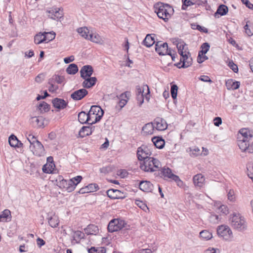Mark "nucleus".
I'll list each match as a JSON object with an SVG mask.
<instances>
[{"instance_id":"nucleus-29","label":"nucleus","mask_w":253,"mask_h":253,"mask_svg":"<svg viewBox=\"0 0 253 253\" xmlns=\"http://www.w3.org/2000/svg\"><path fill=\"white\" fill-rule=\"evenodd\" d=\"M251 140L250 139H238V145L243 152H247L249 143Z\"/></svg>"},{"instance_id":"nucleus-18","label":"nucleus","mask_w":253,"mask_h":253,"mask_svg":"<svg viewBox=\"0 0 253 253\" xmlns=\"http://www.w3.org/2000/svg\"><path fill=\"white\" fill-rule=\"evenodd\" d=\"M240 135H238V139L251 140L253 137V131L248 128H243L239 130Z\"/></svg>"},{"instance_id":"nucleus-15","label":"nucleus","mask_w":253,"mask_h":253,"mask_svg":"<svg viewBox=\"0 0 253 253\" xmlns=\"http://www.w3.org/2000/svg\"><path fill=\"white\" fill-rule=\"evenodd\" d=\"M44 118L41 116L32 117L31 118V123L35 127H43L45 126ZM47 124H45L46 125Z\"/></svg>"},{"instance_id":"nucleus-35","label":"nucleus","mask_w":253,"mask_h":253,"mask_svg":"<svg viewBox=\"0 0 253 253\" xmlns=\"http://www.w3.org/2000/svg\"><path fill=\"white\" fill-rule=\"evenodd\" d=\"M48 223L53 228L56 227L59 224V220L57 216L53 215L48 218Z\"/></svg>"},{"instance_id":"nucleus-45","label":"nucleus","mask_w":253,"mask_h":253,"mask_svg":"<svg viewBox=\"0 0 253 253\" xmlns=\"http://www.w3.org/2000/svg\"><path fill=\"white\" fill-rule=\"evenodd\" d=\"M73 181L74 180L71 179L68 180V183L66 187V190L68 192L73 191L76 188V184H75V182Z\"/></svg>"},{"instance_id":"nucleus-12","label":"nucleus","mask_w":253,"mask_h":253,"mask_svg":"<svg viewBox=\"0 0 253 253\" xmlns=\"http://www.w3.org/2000/svg\"><path fill=\"white\" fill-rule=\"evenodd\" d=\"M48 16L50 18L58 21L63 16L62 10L60 8H51L47 11Z\"/></svg>"},{"instance_id":"nucleus-33","label":"nucleus","mask_w":253,"mask_h":253,"mask_svg":"<svg viewBox=\"0 0 253 253\" xmlns=\"http://www.w3.org/2000/svg\"><path fill=\"white\" fill-rule=\"evenodd\" d=\"M54 79H53V78H50L48 80V91L52 93L56 92L59 88L58 86L57 85L54 84Z\"/></svg>"},{"instance_id":"nucleus-52","label":"nucleus","mask_w":253,"mask_h":253,"mask_svg":"<svg viewBox=\"0 0 253 253\" xmlns=\"http://www.w3.org/2000/svg\"><path fill=\"white\" fill-rule=\"evenodd\" d=\"M89 253H105L106 249L104 247L101 248L100 250H98L95 247H91L88 250Z\"/></svg>"},{"instance_id":"nucleus-36","label":"nucleus","mask_w":253,"mask_h":253,"mask_svg":"<svg viewBox=\"0 0 253 253\" xmlns=\"http://www.w3.org/2000/svg\"><path fill=\"white\" fill-rule=\"evenodd\" d=\"M66 71L68 74L75 75L78 71V67L75 64H71L69 65Z\"/></svg>"},{"instance_id":"nucleus-62","label":"nucleus","mask_w":253,"mask_h":253,"mask_svg":"<svg viewBox=\"0 0 253 253\" xmlns=\"http://www.w3.org/2000/svg\"><path fill=\"white\" fill-rule=\"evenodd\" d=\"M214 125L216 126H219L222 123V119L220 117H217L213 119Z\"/></svg>"},{"instance_id":"nucleus-40","label":"nucleus","mask_w":253,"mask_h":253,"mask_svg":"<svg viewBox=\"0 0 253 253\" xmlns=\"http://www.w3.org/2000/svg\"><path fill=\"white\" fill-rule=\"evenodd\" d=\"M143 90L142 91L140 87L137 88L138 93L137 94L136 100L139 106L141 105L144 102V96L143 94Z\"/></svg>"},{"instance_id":"nucleus-23","label":"nucleus","mask_w":253,"mask_h":253,"mask_svg":"<svg viewBox=\"0 0 253 253\" xmlns=\"http://www.w3.org/2000/svg\"><path fill=\"white\" fill-rule=\"evenodd\" d=\"M98 185L94 183L89 184L87 186L81 188L79 191L80 194H84L96 191Z\"/></svg>"},{"instance_id":"nucleus-59","label":"nucleus","mask_w":253,"mask_h":253,"mask_svg":"<svg viewBox=\"0 0 253 253\" xmlns=\"http://www.w3.org/2000/svg\"><path fill=\"white\" fill-rule=\"evenodd\" d=\"M229 67L233 70L235 73H237L238 71V66L233 63V61H230L228 64Z\"/></svg>"},{"instance_id":"nucleus-37","label":"nucleus","mask_w":253,"mask_h":253,"mask_svg":"<svg viewBox=\"0 0 253 253\" xmlns=\"http://www.w3.org/2000/svg\"><path fill=\"white\" fill-rule=\"evenodd\" d=\"M88 40L95 43H100L102 41L101 37L97 33L89 34Z\"/></svg>"},{"instance_id":"nucleus-24","label":"nucleus","mask_w":253,"mask_h":253,"mask_svg":"<svg viewBox=\"0 0 253 253\" xmlns=\"http://www.w3.org/2000/svg\"><path fill=\"white\" fill-rule=\"evenodd\" d=\"M155 34H147L142 42V44L146 47H150L152 46L155 43V41L154 37Z\"/></svg>"},{"instance_id":"nucleus-28","label":"nucleus","mask_w":253,"mask_h":253,"mask_svg":"<svg viewBox=\"0 0 253 253\" xmlns=\"http://www.w3.org/2000/svg\"><path fill=\"white\" fill-rule=\"evenodd\" d=\"M154 126L153 122L145 124L142 127V132L145 135H151L154 133Z\"/></svg>"},{"instance_id":"nucleus-8","label":"nucleus","mask_w":253,"mask_h":253,"mask_svg":"<svg viewBox=\"0 0 253 253\" xmlns=\"http://www.w3.org/2000/svg\"><path fill=\"white\" fill-rule=\"evenodd\" d=\"M193 59L189 52L185 53V56L181 57L180 61L174 64L178 68H186L190 67L192 64Z\"/></svg>"},{"instance_id":"nucleus-61","label":"nucleus","mask_w":253,"mask_h":253,"mask_svg":"<svg viewBox=\"0 0 253 253\" xmlns=\"http://www.w3.org/2000/svg\"><path fill=\"white\" fill-rule=\"evenodd\" d=\"M199 80L204 82H209V83H211L212 81L211 80L210 77L206 75H202L199 78Z\"/></svg>"},{"instance_id":"nucleus-50","label":"nucleus","mask_w":253,"mask_h":253,"mask_svg":"<svg viewBox=\"0 0 253 253\" xmlns=\"http://www.w3.org/2000/svg\"><path fill=\"white\" fill-rule=\"evenodd\" d=\"M177 90H178V86L176 84H172L171 86V97L173 99H176L177 97Z\"/></svg>"},{"instance_id":"nucleus-7","label":"nucleus","mask_w":253,"mask_h":253,"mask_svg":"<svg viewBox=\"0 0 253 253\" xmlns=\"http://www.w3.org/2000/svg\"><path fill=\"white\" fill-rule=\"evenodd\" d=\"M152 155V152L148 147L142 145L138 148L137 150V156L138 159L140 161H145L147 159H149Z\"/></svg>"},{"instance_id":"nucleus-56","label":"nucleus","mask_w":253,"mask_h":253,"mask_svg":"<svg viewBox=\"0 0 253 253\" xmlns=\"http://www.w3.org/2000/svg\"><path fill=\"white\" fill-rule=\"evenodd\" d=\"M228 199L231 202H234L235 200V193L233 190L230 189L227 194Z\"/></svg>"},{"instance_id":"nucleus-6","label":"nucleus","mask_w":253,"mask_h":253,"mask_svg":"<svg viewBox=\"0 0 253 253\" xmlns=\"http://www.w3.org/2000/svg\"><path fill=\"white\" fill-rule=\"evenodd\" d=\"M218 235L223 239L230 241L233 238L232 232L230 227L227 225H221L217 229Z\"/></svg>"},{"instance_id":"nucleus-49","label":"nucleus","mask_w":253,"mask_h":253,"mask_svg":"<svg viewBox=\"0 0 253 253\" xmlns=\"http://www.w3.org/2000/svg\"><path fill=\"white\" fill-rule=\"evenodd\" d=\"M114 167L112 166L109 165L106 167H104L100 169L99 170L101 173L104 174L108 173L113 170Z\"/></svg>"},{"instance_id":"nucleus-55","label":"nucleus","mask_w":253,"mask_h":253,"mask_svg":"<svg viewBox=\"0 0 253 253\" xmlns=\"http://www.w3.org/2000/svg\"><path fill=\"white\" fill-rule=\"evenodd\" d=\"M84 233L80 231H76L74 232L73 238L75 240L77 238L79 240L84 238Z\"/></svg>"},{"instance_id":"nucleus-46","label":"nucleus","mask_w":253,"mask_h":253,"mask_svg":"<svg viewBox=\"0 0 253 253\" xmlns=\"http://www.w3.org/2000/svg\"><path fill=\"white\" fill-rule=\"evenodd\" d=\"M44 37H45V42H48L54 39L55 37V33L53 32H44Z\"/></svg>"},{"instance_id":"nucleus-4","label":"nucleus","mask_w":253,"mask_h":253,"mask_svg":"<svg viewBox=\"0 0 253 253\" xmlns=\"http://www.w3.org/2000/svg\"><path fill=\"white\" fill-rule=\"evenodd\" d=\"M126 224L123 220L120 219H113L111 220L108 225V230L109 232H114L119 230L123 232L124 228L126 227Z\"/></svg>"},{"instance_id":"nucleus-31","label":"nucleus","mask_w":253,"mask_h":253,"mask_svg":"<svg viewBox=\"0 0 253 253\" xmlns=\"http://www.w3.org/2000/svg\"><path fill=\"white\" fill-rule=\"evenodd\" d=\"M92 128L90 126H83L79 132V135L80 137H84L85 136H87L91 134L92 133Z\"/></svg>"},{"instance_id":"nucleus-41","label":"nucleus","mask_w":253,"mask_h":253,"mask_svg":"<svg viewBox=\"0 0 253 253\" xmlns=\"http://www.w3.org/2000/svg\"><path fill=\"white\" fill-rule=\"evenodd\" d=\"M189 151L191 153H190V155L192 157H196L199 156V155H202V153H201L200 149L197 147H194L193 148H189Z\"/></svg>"},{"instance_id":"nucleus-11","label":"nucleus","mask_w":253,"mask_h":253,"mask_svg":"<svg viewBox=\"0 0 253 253\" xmlns=\"http://www.w3.org/2000/svg\"><path fill=\"white\" fill-rule=\"evenodd\" d=\"M130 95V92L129 91H126L121 94L118 97L119 99V101L116 105V109L118 110L122 109L126 105Z\"/></svg>"},{"instance_id":"nucleus-22","label":"nucleus","mask_w":253,"mask_h":253,"mask_svg":"<svg viewBox=\"0 0 253 253\" xmlns=\"http://www.w3.org/2000/svg\"><path fill=\"white\" fill-rule=\"evenodd\" d=\"M84 81L82 83V85L84 88H89L94 86L97 82V78L95 77L85 78Z\"/></svg>"},{"instance_id":"nucleus-57","label":"nucleus","mask_w":253,"mask_h":253,"mask_svg":"<svg viewBox=\"0 0 253 253\" xmlns=\"http://www.w3.org/2000/svg\"><path fill=\"white\" fill-rule=\"evenodd\" d=\"M208 57L205 55H202V53H199L197 57V62L199 63H203L205 60H207Z\"/></svg>"},{"instance_id":"nucleus-26","label":"nucleus","mask_w":253,"mask_h":253,"mask_svg":"<svg viewBox=\"0 0 253 253\" xmlns=\"http://www.w3.org/2000/svg\"><path fill=\"white\" fill-rule=\"evenodd\" d=\"M228 11V7L224 4L219 5L216 11L214 13V16L215 17H219L217 15L224 16L226 15Z\"/></svg>"},{"instance_id":"nucleus-64","label":"nucleus","mask_w":253,"mask_h":253,"mask_svg":"<svg viewBox=\"0 0 253 253\" xmlns=\"http://www.w3.org/2000/svg\"><path fill=\"white\" fill-rule=\"evenodd\" d=\"M204 253H220V251L218 249L211 248L207 250Z\"/></svg>"},{"instance_id":"nucleus-44","label":"nucleus","mask_w":253,"mask_h":253,"mask_svg":"<svg viewBox=\"0 0 253 253\" xmlns=\"http://www.w3.org/2000/svg\"><path fill=\"white\" fill-rule=\"evenodd\" d=\"M200 236L201 238L207 240L211 239L212 237L211 233L206 230L200 232Z\"/></svg>"},{"instance_id":"nucleus-43","label":"nucleus","mask_w":253,"mask_h":253,"mask_svg":"<svg viewBox=\"0 0 253 253\" xmlns=\"http://www.w3.org/2000/svg\"><path fill=\"white\" fill-rule=\"evenodd\" d=\"M191 28L193 30H198L201 32H203L204 33H208V30L207 28L201 26L200 25L197 24L196 23H192L191 24Z\"/></svg>"},{"instance_id":"nucleus-34","label":"nucleus","mask_w":253,"mask_h":253,"mask_svg":"<svg viewBox=\"0 0 253 253\" xmlns=\"http://www.w3.org/2000/svg\"><path fill=\"white\" fill-rule=\"evenodd\" d=\"M77 32L82 37L85 39H88V34L89 33V31L87 27H80L77 29Z\"/></svg>"},{"instance_id":"nucleus-20","label":"nucleus","mask_w":253,"mask_h":253,"mask_svg":"<svg viewBox=\"0 0 253 253\" xmlns=\"http://www.w3.org/2000/svg\"><path fill=\"white\" fill-rule=\"evenodd\" d=\"M52 102L53 106L58 109H64L67 106V102L61 98H54Z\"/></svg>"},{"instance_id":"nucleus-53","label":"nucleus","mask_w":253,"mask_h":253,"mask_svg":"<svg viewBox=\"0 0 253 253\" xmlns=\"http://www.w3.org/2000/svg\"><path fill=\"white\" fill-rule=\"evenodd\" d=\"M183 4L182 5V9L185 10L187 8V7L193 5L195 4H196L195 2H193L190 0H183L182 1Z\"/></svg>"},{"instance_id":"nucleus-51","label":"nucleus","mask_w":253,"mask_h":253,"mask_svg":"<svg viewBox=\"0 0 253 253\" xmlns=\"http://www.w3.org/2000/svg\"><path fill=\"white\" fill-rule=\"evenodd\" d=\"M210 221L213 224H217L219 221V216L213 213H211L209 216Z\"/></svg>"},{"instance_id":"nucleus-1","label":"nucleus","mask_w":253,"mask_h":253,"mask_svg":"<svg viewBox=\"0 0 253 253\" xmlns=\"http://www.w3.org/2000/svg\"><path fill=\"white\" fill-rule=\"evenodd\" d=\"M155 12L158 17L167 22L174 12L173 8L169 4L159 2L154 5Z\"/></svg>"},{"instance_id":"nucleus-3","label":"nucleus","mask_w":253,"mask_h":253,"mask_svg":"<svg viewBox=\"0 0 253 253\" xmlns=\"http://www.w3.org/2000/svg\"><path fill=\"white\" fill-rule=\"evenodd\" d=\"M140 169L146 172L156 171L161 166L160 162L157 159L151 157L140 163Z\"/></svg>"},{"instance_id":"nucleus-32","label":"nucleus","mask_w":253,"mask_h":253,"mask_svg":"<svg viewBox=\"0 0 253 253\" xmlns=\"http://www.w3.org/2000/svg\"><path fill=\"white\" fill-rule=\"evenodd\" d=\"M152 141L156 147L162 149L165 145V141L160 137L155 136L152 139Z\"/></svg>"},{"instance_id":"nucleus-42","label":"nucleus","mask_w":253,"mask_h":253,"mask_svg":"<svg viewBox=\"0 0 253 253\" xmlns=\"http://www.w3.org/2000/svg\"><path fill=\"white\" fill-rule=\"evenodd\" d=\"M8 141L9 145L13 147H16L18 144V139L17 137L13 134L9 136Z\"/></svg>"},{"instance_id":"nucleus-13","label":"nucleus","mask_w":253,"mask_h":253,"mask_svg":"<svg viewBox=\"0 0 253 253\" xmlns=\"http://www.w3.org/2000/svg\"><path fill=\"white\" fill-rule=\"evenodd\" d=\"M91 112H80L78 114V120L81 124L87 123L92 124L95 122L91 121L90 118V113Z\"/></svg>"},{"instance_id":"nucleus-19","label":"nucleus","mask_w":253,"mask_h":253,"mask_svg":"<svg viewBox=\"0 0 253 253\" xmlns=\"http://www.w3.org/2000/svg\"><path fill=\"white\" fill-rule=\"evenodd\" d=\"M139 189L143 192H152L153 185L149 181H142L139 183Z\"/></svg>"},{"instance_id":"nucleus-38","label":"nucleus","mask_w":253,"mask_h":253,"mask_svg":"<svg viewBox=\"0 0 253 253\" xmlns=\"http://www.w3.org/2000/svg\"><path fill=\"white\" fill-rule=\"evenodd\" d=\"M173 43L176 45L178 50H186L185 46L186 45V44L181 39H175V41H173Z\"/></svg>"},{"instance_id":"nucleus-2","label":"nucleus","mask_w":253,"mask_h":253,"mask_svg":"<svg viewBox=\"0 0 253 253\" xmlns=\"http://www.w3.org/2000/svg\"><path fill=\"white\" fill-rule=\"evenodd\" d=\"M231 226L240 231L247 228V223L245 218L238 212H234L230 215L229 218Z\"/></svg>"},{"instance_id":"nucleus-10","label":"nucleus","mask_w":253,"mask_h":253,"mask_svg":"<svg viewBox=\"0 0 253 253\" xmlns=\"http://www.w3.org/2000/svg\"><path fill=\"white\" fill-rule=\"evenodd\" d=\"M170 49V48H168V45L167 42L158 41L155 43V50L160 55H167Z\"/></svg>"},{"instance_id":"nucleus-48","label":"nucleus","mask_w":253,"mask_h":253,"mask_svg":"<svg viewBox=\"0 0 253 253\" xmlns=\"http://www.w3.org/2000/svg\"><path fill=\"white\" fill-rule=\"evenodd\" d=\"M210 47V44L207 42H205L202 44L201 46L202 50L199 51V53H202V55H205L209 51Z\"/></svg>"},{"instance_id":"nucleus-58","label":"nucleus","mask_w":253,"mask_h":253,"mask_svg":"<svg viewBox=\"0 0 253 253\" xmlns=\"http://www.w3.org/2000/svg\"><path fill=\"white\" fill-rule=\"evenodd\" d=\"M50 166V165H47V164H45L44 165H43V166L42 167V171L44 173H51L52 172V166H51V168H49V166Z\"/></svg>"},{"instance_id":"nucleus-16","label":"nucleus","mask_w":253,"mask_h":253,"mask_svg":"<svg viewBox=\"0 0 253 253\" xmlns=\"http://www.w3.org/2000/svg\"><path fill=\"white\" fill-rule=\"evenodd\" d=\"M93 69L91 65L84 66L80 70L81 77L83 79L90 77L92 75Z\"/></svg>"},{"instance_id":"nucleus-5","label":"nucleus","mask_w":253,"mask_h":253,"mask_svg":"<svg viewBox=\"0 0 253 253\" xmlns=\"http://www.w3.org/2000/svg\"><path fill=\"white\" fill-rule=\"evenodd\" d=\"M159 174L161 175V176H164V179L168 178L174 181L179 187H181L183 185V182L180 179L179 176L173 174L171 169L169 168H163Z\"/></svg>"},{"instance_id":"nucleus-21","label":"nucleus","mask_w":253,"mask_h":253,"mask_svg":"<svg viewBox=\"0 0 253 253\" xmlns=\"http://www.w3.org/2000/svg\"><path fill=\"white\" fill-rule=\"evenodd\" d=\"M107 196L112 199H123V193L117 189H111L107 191Z\"/></svg>"},{"instance_id":"nucleus-14","label":"nucleus","mask_w":253,"mask_h":253,"mask_svg":"<svg viewBox=\"0 0 253 253\" xmlns=\"http://www.w3.org/2000/svg\"><path fill=\"white\" fill-rule=\"evenodd\" d=\"M155 128L159 131H163L167 129L168 124L163 118L157 117L153 122Z\"/></svg>"},{"instance_id":"nucleus-60","label":"nucleus","mask_w":253,"mask_h":253,"mask_svg":"<svg viewBox=\"0 0 253 253\" xmlns=\"http://www.w3.org/2000/svg\"><path fill=\"white\" fill-rule=\"evenodd\" d=\"M53 79H54V82H56L58 84L62 83L65 80V78L63 76L58 75H55Z\"/></svg>"},{"instance_id":"nucleus-30","label":"nucleus","mask_w":253,"mask_h":253,"mask_svg":"<svg viewBox=\"0 0 253 253\" xmlns=\"http://www.w3.org/2000/svg\"><path fill=\"white\" fill-rule=\"evenodd\" d=\"M193 180L195 186L201 187L205 181V178L202 174H198L194 176Z\"/></svg>"},{"instance_id":"nucleus-27","label":"nucleus","mask_w":253,"mask_h":253,"mask_svg":"<svg viewBox=\"0 0 253 253\" xmlns=\"http://www.w3.org/2000/svg\"><path fill=\"white\" fill-rule=\"evenodd\" d=\"M225 84L227 89L235 90L238 89L240 85V82L234 81L233 79H230L228 80L226 82Z\"/></svg>"},{"instance_id":"nucleus-63","label":"nucleus","mask_w":253,"mask_h":253,"mask_svg":"<svg viewBox=\"0 0 253 253\" xmlns=\"http://www.w3.org/2000/svg\"><path fill=\"white\" fill-rule=\"evenodd\" d=\"M242 3L244 4L248 8L253 9V4L251 3L248 0H241Z\"/></svg>"},{"instance_id":"nucleus-25","label":"nucleus","mask_w":253,"mask_h":253,"mask_svg":"<svg viewBox=\"0 0 253 253\" xmlns=\"http://www.w3.org/2000/svg\"><path fill=\"white\" fill-rule=\"evenodd\" d=\"M84 232L87 235H96L99 233V228L97 225L89 224L85 228Z\"/></svg>"},{"instance_id":"nucleus-47","label":"nucleus","mask_w":253,"mask_h":253,"mask_svg":"<svg viewBox=\"0 0 253 253\" xmlns=\"http://www.w3.org/2000/svg\"><path fill=\"white\" fill-rule=\"evenodd\" d=\"M38 108L39 111H49L50 105L45 102L42 101L38 105Z\"/></svg>"},{"instance_id":"nucleus-39","label":"nucleus","mask_w":253,"mask_h":253,"mask_svg":"<svg viewBox=\"0 0 253 253\" xmlns=\"http://www.w3.org/2000/svg\"><path fill=\"white\" fill-rule=\"evenodd\" d=\"M45 37L43 33H39L37 34L34 38V42L36 44H39L45 42Z\"/></svg>"},{"instance_id":"nucleus-9","label":"nucleus","mask_w":253,"mask_h":253,"mask_svg":"<svg viewBox=\"0 0 253 253\" xmlns=\"http://www.w3.org/2000/svg\"><path fill=\"white\" fill-rule=\"evenodd\" d=\"M30 150L33 154L39 157L44 156L45 154L43 145L40 142H37L29 146Z\"/></svg>"},{"instance_id":"nucleus-54","label":"nucleus","mask_w":253,"mask_h":253,"mask_svg":"<svg viewBox=\"0 0 253 253\" xmlns=\"http://www.w3.org/2000/svg\"><path fill=\"white\" fill-rule=\"evenodd\" d=\"M1 216V218L3 220V221L6 220L8 216L10 215V211L9 210H4L1 213V214H0Z\"/></svg>"},{"instance_id":"nucleus-17","label":"nucleus","mask_w":253,"mask_h":253,"mask_svg":"<svg viewBox=\"0 0 253 253\" xmlns=\"http://www.w3.org/2000/svg\"><path fill=\"white\" fill-rule=\"evenodd\" d=\"M87 93V90L84 88H82L73 92L71 95V97L74 100H80L86 96Z\"/></svg>"}]
</instances>
